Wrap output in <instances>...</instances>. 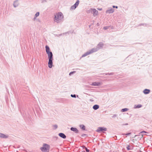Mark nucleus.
<instances>
[{"instance_id":"39","label":"nucleus","mask_w":152,"mask_h":152,"mask_svg":"<svg viewBox=\"0 0 152 152\" xmlns=\"http://www.w3.org/2000/svg\"><path fill=\"white\" fill-rule=\"evenodd\" d=\"M143 26H146V24L143 23Z\"/></svg>"},{"instance_id":"9","label":"nucleus","mask_w":152,"mask_h":152,"mask_svg":"<svg viewBox=\"0 0 152 152\" xmlns=\"http://www.w3.org/2000/svg\"><path fill=\"white\" fill-rule=\"evenodd\" d=\"M70 129L76 134H77L79 132L78 130L76 128L72 127L70 128Z\"/></svg>"},{"instance_id":"28","label":"nucleus","mask_w":152,"mask_h":152,"mask_svg":"<svg viewBox=\"0 0 152 152\" xmlns=\"http://www.w3.org/2000/svg\"><path fill=\"white\" fill-rule=\"evenodd\" d=\"M75 72V71L71 72H70L69 73V75L71 76Z\"/></svg>"},{"instance_id":"17","label":"nucleus","mask_w":152,"mask_h":152,"mask_svg":"<svg viewBox=\"0 0 152 152\" xmlns=\"http://www.w3.org/2000/svg\"><path fill=\"white\" fill-rule=\"evenodd\" d=\"M79 126L80 128L83 129V130H86V127L84 125H80Z\"/></svg>"},{"instance_id":"16","label":"nucleus","mask_w":152,"mask_h":152,"mask_svg":"<svg viewBox=\"0 0 152 152\" xmlns=\"http://www.w3.org/2000/svg\"><path fill=\"white\" fill-rule=\"evenodd\" d=\"M99 108V106L98 104H95L93 107V108L94 110H97Z\"/></svg>"},{"instance_id":"7","label":"nucleus","mask_w":152,"mask_h":152,"mask_svg":"<svg viewBox=\"0 0 152 152\" xmlns=\"http://www.w3.org/2000/svg\"><path fill=\"white\" fill-rule=\"evenodd\" d=\"M94 52L92 49L91 50H89V51H87L86 53H84L82 56V57H84L85 56H86L90 54L93 53Z\"/></svg>"},{"instance_id":"26","label":"nucleus","mask_w":152,"mask_h":152,"mask_svg":"<svg viewBox=\"0 0 152 152\" xmlns=\"http://www.w3.org/2000/svg\"><path fill=\"white\" fill-rule=\"evenodd\" d=\"M71 96L72 97L75 98L76 97V94H71Z\"/></svg>"},{"instance_id":"37","label":"nucleus","mask_w":152,"mask_h":152,"mask_svg":"<svg viewBox=\"0 0 152 152\" xmlns=\"http://www.w3.org/2000/svg\"><path fill=\"white\" fill-rule=\"evenodd\" d=\"M142 25H143V23H141L138 25V26H140Z\"/></svg>"},{"instance_id":"20","label":"nucleus","mask_w":152,"mask_h":152,"mask_svg":"<svg viewBox=\"0 0 152 152\" xmlns=\"http://www.w3.org/2000/svg\"><path fill=\"white\" fill-rule=\"evenodd\" d=\"M39 15V12H37L34 15V20L35 19H36V18Z\"/></svg>"},{"instance_id":"38","label":"nucleus","mask_w":152,"mask_h":152,"mask_svg":"<svg viewBox=\"0 0 152 152\" xmlns=\"http://www.w3.org/2000/svg\"><path fill=\"white\" fill-rule=\"evenodd\" d=\"M96 25H97V26H99V23H97V24H96Z\"/></svg>"},{"instance_id":"15","label":"nucleus","mask_w":152,"mask_h":152,"mask_svg":"<svg viewBox=\"0 0 152 152\" xmlns=\"http://www.w3.org/2000/svg\"><path fill=\"white\" fill-rule=\"evenodd\" d=\"M92 12L94 13V16L96 15L98 13V11L95 9L92 10Z\"/></svg>"},{"instance_id":"22","label":"nucleus","mask_w":152,"mask_h":152,"mask_svg":"<svg viewBox=\"0 0 152 152\" xmlns=\"http://www.w3.org/2000/svg\"><path fill=\"white\" fill-rule=\"evenodd\" d=\"M129 110L127 108H124L121 109V111L122 112H126Z\"/></svg>"},{"instance_id":"33","label":"nucleus","mask_w":152,"mask_h":152,"mask_svg":"<svg viewBox=\"0 0 152 152\" xmlns=\"http://www.w3.org/2000/svg\"><path fill=\"white\" fill-rule=\"evenodd\" d=\"M113 8H115L116 9H117L118 8V7L117 6H113Z\"/></svg>"},{"instance_id":"14","label":"nucleus","mask_w":152,"mask_h":152,"mask_svg":"<svg viewBox=\"0 0 152 152\" xmlns=\"http://www.w3.org/2000/svg\"><path fill=\"white\" fill-rule=\"evenodd\" d=\"M19 5V3L18 2V0H16L14 1L13 2V5L14 7H17Z\"/></svg>"},{"instance_id":"41","label":"nucleus","mask_w":152,"mask_h":152,"mask_svg":"<svg viewBox=\"0 0 152 152\" xmlns=\"http://www.w3.org/2000/svg\"><path fill=\"white\" fill-rule=\"evenodd\" d=\"M137 136V135H135L134 137H135L136 136Z\"/></svg>"},{"instance_id":"2","label":"nucleus","mask_w":152,"mask_h":152,"mask_svg":"<svg viewBox=\"0 0 152 152\" xmlns=\"http://www.w3.org/2000/svg\"><path fill=\"white\" fill-rule=\"evenodd\" d=\"M50 148V146L46 143H44L42 147H41L40 149L43 152H48Z\"/></svg>"},{"instance_id":"10","label":"nucleus","mask_w":152,"mask_h":152,"mask_svg":"<svg viewBox=\"0 0 152 152\" xmlns=\"http://www.w3.org/2000/svg\"><path fill=\"white\" fill-rule=\"evenodd\" d=\"M114 10L113 9L111 8L110 9L107 10L106 11V13L107 14L112 13L114 12Z\"/></svg>"},{"instance_id":"13","label":"nucleus","mask_w":152,"mask_h":152,"mask_svg":"<svg viewBox=\"0 0 152 152\" xmlns=\"http://www.w3.org/2000/svg\"><path fill=\"white\" fill-rule=\"evenodd\" d=\"M150 92V89H145L143 91V92L144 93V94H149Z\"/></svg>"},{"instance_id":"4","label":"nucleus","mask_w":152,"mask_h":152,"mask_svg":"<svg viewBox=\"0 0 152 152\" xmlns=\"http://www.w3.org/2000/svg\"><path fill=\"white\" fill-rule=\"evenodd\" d=\"M103 46V44L102 42H99L97 45L96 47L92 49L94 52L102 48Z\"/></svg>"},{"instance_id":"42","label":"nucleus","mask_w":152,"mask_h":152,"mask_svg":"<svg viewBox=\"0 0 152 152\" xmlns=\"http://www.w3.org/2000/svg\"><path fill=\"white\" fill-rule=\"evenodd\" d=\"M127 124H125V125H127Z\"/></svg>"},{"instance_id":"11","label":"nucleus","mask_w":152,"mask_h":152,"mask_svg":"<svg viewBox=\"0 0 152 152\" xmlns=\"http://www.w3.org/2000/svg\"><path fill=\"white\" fill-rule=\"evenodd\" d=\"M58 135L61 138L65 139L66 138V136L63 133H60L58 134Z\"/></svg>"},{"instance_id":"30","label":"nucleus","mask_w":152,"mask_h":152,"mask_svg":"<svg viewBox=\"0 0 152 152\" xmlns=\"http://www.w3.org/2000/svg\"><path fill=\"white\" fill-rule=\"evenodd\" d=\"M86 151V152H89V150L87 148H86L85 149Z\"/></svg>"},{"instance_id":"23","label":"nucleus","mask_w":152,"mask_h":152,"mask_svg":"<svg viewBox=\"0 0 152 152\" xmlns=\"http://www.w3.org/2000/svg\"><path fill=\"white\" fill-rule=\"evenodd\" d=\"M53 126L54 127V129H56L58 128V126L56 124L53 125Z\"/></svg>"},{"instance_id":"5","label":"nucleus","mask_w":152,"mask_h":152,"mask_svg":"<svg viewBox=\"0 0 152 152\" xmlns=\"http://www.w3.org/2000/svg\"><path fill=\"white\" fill-rule=\"evenodd\" d=\"M107 129L106 128L102 127H99L98 128L96 131L97 132L100 133L101 132L106 131Z\"/></svg>"},{"instance_id":"6","label":"nucleus","mask_w":152,"mask_h":152,"mask_svg":"<svg viewBox=\"0 0 152 152\" xmlns=\"http://www.w3.org/2000/svg\"><path fill=\"white\" fill-rule=\"evenodd\" d=\"M79 1L78 0H77L75 3L74 4V5L72 6L71 8V10H74L78 6L79 4Z\"/></svg>"},{"instance_id":"32","label":"nucleus","mask_w":152,"mask_h":152,"mask_svg":"<svg viewBox=\"0 0 152 152\" xmlns=\"http://www.w3.org/2000/svg\"><path fill=\"white\" fill-rule=\"evenodd\" d=\"M147 133V132L146 131H142L140 133L143 134V133Z\"/></svg>"},{"instance_id":"19","label":"nucleus","mask_w":152,"mask_h":152,"mask_svg":"<svg viewBox=\"0 0 152 152\" xmlns=\"http://www.w3.org/2000/svg\"><path fill=\"white\" fill-rule=\"evenodd\" d=\"M142 107V105L140 104H138L137 105H135L134 106V108H139L141 107Z\"/></svg>"},{"instance_id":"34","label":"nucleus","mask_w":152,"mask_h":152,"mask_svg":"<svg viewBox=\"0 0 152 152\" xmlns=\"http://www.w3.org/2000/svg\"><path fill=\"white\" fill-rule=\"evenodd\" d=\"M81 147L83 148V149H85L86 147V146L84 145H83L81 146Z\"/></svg>"},{"instance_id":"18","label":"nucleus","mask_w":152,"mask_h":152,"mask_svg":"<svg viewBox=\"0 0 152 152\" xmlns=\"http://www.w3.org/2000/svg\"><path fill=\"white\" fill-rule=\"evenodd\" d=\"M114 74V73L113 72H111V73H104L103 74H101L103 75V76H105L107 75H113Z\"/></svg>"},{"instance_id":"31","label":"nucleus","mask_w":152,"mask_h":152,"mask_svg":"<svg viewBox=\"0 0 152 152\" xmlns=\"http://www.w3.org/2000/svg\"><path fill=\"white\" fill-rule=\"evenodd\" d=\"M117 116V115H116V114H114V115L112 116V118H115L116 117V116Z\"/></svg>"},{"instance_id":"21","label":"nucleus","mask_w":152,"mask_h":152,"mask_svg":"<svg viewBox=\"0 0 152 152\" xmlns=\"http://www.w3.org/2000/svg\"><path fill=\"white\" fill-rule=\"evenodd\" d=\"M69 32H65V33H63V34H58V37H59V36H61L62 35H66V34H69Z\"/></svg>"},{"instance_id":"36","label":"nucleus","mask_w":152,"mask_h":152,"mask_svg":"<svg viewBox=\"0 0 152 152\" xmlns=\"http://www.w3.org/2000/svg\"><path fill=\"white\" fill-rule=\"evenodd\" d=\"M139 135L141 136V137H140V139H141L143 135L142 134H141V135Z\"/></svg>"},{"instance_id":"1","label":"nucleus","mask_w":152,"mask_h":152,"mask_svg":"<svg viewBox=\"0 0 152 152\" xmlns=\"http://www.w3.org/2000/svg\"><path fill=\"white\" fill-rule=\"evenodd\" d=\"M45 48L46 52L48 55L49 59L48 62V67L50 68H51L53 65V55L52 52L50 51V48L48 45H46Z\"/></svg>"},{"instance_id":"25","label":"nucleus","mask_w":152,"mask_h":152,"mask_svg":"<svg viewBox=\"0 0 152 152\" xmlns=\"http://www.w3.org/2000/svg\"><path fill=\"white\" fill-rule=\"evenodd\" d=\"M109 27H110V26H104L103 27V29H104V30L107 29L109 28Z\"/></svg>"},{"instance_id":"29","label":"nucleus","mask_w":152,"mask_h":152,"mask_svg":"<svg viewBox=\"0 0 152 152\" xmlns=\"http://www.w3.org/2000/svg\"><path fill=\"white\" fill-rule=\"evenodd\" d=\"M58 137L56 136H54L53 137V139H55L56 140H57L58 139Z\"/></svg>"},{"instance_id":"27","label":"nucleus","mask_w":152,"mask_h":152,"mask_svg":"<svg viewBox=\"0 0 152 152\" xmlns=\"http://www.w3.org/2000/svg\"><path fill=\"white\" fill-rule=\"evenodd\" d=\"M126 149L127 150H128V151H129V150H131V149L130 148L129 145L127 146L126 147Z\"/></svg>"},{"instance_id":"35","label":"nucleus","mask_w":152,"mask_h":152,"mask_svg":"<svg viewBox=\"0 0 152 152\" xmlns=\"http://www.w3.org/2000/svg\"><path fill=\"white\" fill-rule=\"evenodd\" d=\"M86 134H82V135H81V136L82 137H85V136H86Z\"/></svg>"},{"instance_id":"40","label":"nucleus","mask_w":152,"mask_h":152,"mask_svg":"<svg viewBox=\"0 0 152 152\" xmlns=\"http://www.w3.org/2000/svg\"><path fill=\"white\" fill-rule=\"evenodd\" d=\"M98 10H102V8L98 9Z\"/></svg>"},{"instance_id":"3","label":"nucleus","mask_w":152,"mask_h":152,"mask_svg":"<svg viewBox=\"0 0 152 152\" xmlns=\"http://www.w3.org/2000/svg\"><path fill=\"white\" fill-rule=\"evenodd\" d=\"M64 18L63 14L61 12H58L56 15H55V19L57 22H58L60 20H61Z\"/></svg>"},{"instance_id":"8","label":"nucleus","mask_w":152,"mask_h":152,"mask_svg":"<svg viewBox=\"0 0 152 152\" xmlns=\"http://www.w3.org/2000/svg\"><path fill=\"white\" fill-rule=\"evenodd\" d=\"M102 84V83L100 82H94L92 83L91 85L95 86H99Z\"/></svg>"},{"instance_id":"12","label":"nucleus","mask_w":152,"mask_h":152,"mask_svg":"<svg viewBox=\"0 0 152 152\" xmlns=\"http://www.w3.org/2000/svg\"><path fill=\"white\" fill-rule=\"evenodd\" d=\"M0 137L4 139H6L8 138V136L0 132Z\"/></svg>"},{"instance_id":"43","label":"nucleus","mask_w":152,"mask_h":152,"mask_svg":"<svg viewBox=\"0 0 152 152\" xmlns=\"http://www.w3.org/2000/svg\"><path fill=\"white\" fill-rule=\"evenodd\" d=\"M91 25H89V27H90L91 26Z\"/></svg>"},{"instance_id":"24","label":"nucleus","mask_w":152,"mask_h":152,"mask_svg":"<svg viewBox=\"0 0 152 152\" xmlns=\"http://www.w3.org/2000/svg\"><path fill=\"white\" fill-rule=\"evenodd\" d=\"M131 134V133L129 132V133H126V134H122V135H126L129 136Z\"/></svg>"}]
</instances>
